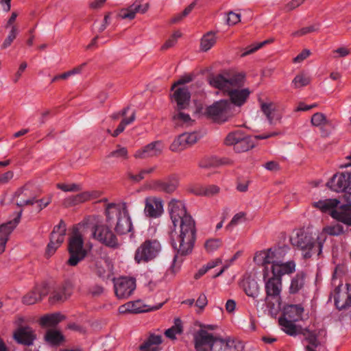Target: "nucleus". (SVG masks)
Listing matches in <instances>:
<instances>
[{"label":"nucleus","mask_w":351,"mask_h":351,"mask_svg":"<svg viewBox=\"0 0 351 351\" xmlns=\"http://www.w3.org/2000/svg\"><path fill=\"white\" fill-rule=\"evenodd\" d=\"M168 209L174 228L179 226L180 228L179 234L176 230L169 233L171 245L180 254L186 255L192 252L195 241V221L186 212L181 200L172 199L169 202Z\"/></svg>","instance_id":"1"},{"label":"nucleus","mask_w":351,"mask_h":351,"mask_svg":"<svg viewBox=\"0 0 351 351\" xmlns=\"http://www.w3.org/2000/svg\"><path fill=\"white\" fill-rule=\"evenodd\" d=\"M105 215L107 223L114 226L118 234H125L132 230L133 226L125 202L107 204Z\"/></svg>","instance_id":"2"},{"label":"nucleus","mask_w":351,"mask_h":351,"mask_svg":"<svg viewBox=\"0 0 351 351\" xmlns=\"http://www.w3.org/2000/svg\"><path fill=\"white\" fill-rule=\"evenodd\" d=\"M326 241V236L324 234L319 235L315 241L311 233L304 228L298 229L291 237V243L293 246L305 251L304 257L308 258L313 253L319 255L322 253L323 244Z\"/></svg>","instance_id":"3"},{"label":"nucleus","mask_w":351,"mask_h":351,"mask_svg":"<svg viewBox=\"0 0 351 351\" xmlns=\"http://www.w3.org/2000/svg\"><path fill=\"white\" fill-rule=\"evenodd\" d=\"M68 250L70 257L67 263L71 266L77 265L86 255V250L84 248L83 236L77 226H73L69 237Z\"/></svg>","instance_id":"4"},{"label":"nucleus","mask_w":351,"mask_h":351,"mask_svg":"<svg viewBox=\"0 0 351 351\" xmlns=\"http://www.w3.org/2000/svg\"><path fill=\"white\" fill-rule=\"evenodd\" d=\"M206 112L214 121L221 123L234 116L235 109L228 100L221 99L208 106Z\"/></svg>","instance_id":"5"},{"label":"nucleus","mask_w":351,"mask_h":351,"mask_svg":"<svg viewBox=\"0 0 351 351\" xmlns=\"http://www.w3.org/2000/svg\"><path fill=\"white\" fill-rule=\"evenodd\" d=\"M161 251V245L156 239H147L136 250L134 261L138 264L155 259Z\"/></svg>","instance_id":"6"},{"label":"nucleus","mask_w":351,"mask_h":351,"mask_svg":"<svg viewBox=\"0 0 351 351\" xmlns=\"http://www.w3.org/2000/svg\"><path fill=\"white\" fill-rule=\"evenodd\" d=\"M286 249L284 247H274L256 253L254 261L263 267V271L270 269L271 265L278 263L279 258H284Z\"/></svg>","instance_id":"7"},{"label":"nucleus","mask_w":351,"mask_h":351,"mask_svg":"<svg viewBox=\"0 0 351 351\" xmlns=\"http://www.w3.org/2000/svg\"><path fill=\"white\" fill-rule=\"evenodd\" d=\"M263 278L265 282V291L266 293L265 302L267 306H269L270 303L268 302L269 298L273 299H278L280 298L282 288V279L271 274L269 269H267L263 271Z\"/></svg>","instance_id":"8"},{"label":"nucleus","mask_w":351,"mask_h":351,"mask_svg":"<svg viewBox=\"0 0 351 351\" xmlns=\"http://www.w3.org/2000/svg\"><path fill=\"white\" fill-rule=\"evenodd\" d=\"M114 290L118 299H128L136 289V280L131 277H120L113 279Z\"/></svg>","instance_id":"9"},{"label":"nucleus","mask_w":351,"mask_h":351,"mask_svg":"<svg viewBox=\"0 0 351 351\" xmlns=\"http://www.w3.org/2000/svg\"><path fill=\"white\" fill-rule=\"evenodd\" d=\"M94 238L108 247L116 249L119 246L118 239L111 229L106 225H97L93 230Z\"/></svg>","instance_id":"10"},{"label":"nucleus","mask_w":351,"mask_h":351,"mask_svg":"<svg viewBox=\"0 0 351 351\" xmlns=\"http://www.w3.org/2000/svg\"><path fill=\"white\" fill-rule=\"evenodd\" d=\"M66 230V224L62 220L60 221L58 225L53 228L51 233L50 241L46 249V254L48 256H52L63 243L65 238Z\"/></svg>","instance_id":"11"},{"label":"nucleus","mask_w":351,"mask_h":351,"mask_svg":"<svg viewBox=\"0 0 351 351\" xmlns=\"http://www.w3.org/2000/svg\"><path fill=\"white\" fill-rule=\"evenodd\" d=\"M37 195L34 191L31 184H26L19 188L14 193V199L19 207L33 205L35 203Z\"/></svg>","instance_id":"12"},{"label":"nucleus","mask_w":351,"mask_h":351,"mask_svg":"<svg viewBox=\"0 0 351 351\" xmlns=\"http://www.w3.org/2000/svg\"><path fill=\"white\" fill-rule=\"evenodd\" d=\"M327 185L334 191L346 193L348 190H351V173L343 172L335 174Z\"/></svg>","instance_id":"13"},{"label":"nucleus","mask_w":351,"mask_h":351,"mask_svg":"<svg viewBox=\"0 0 351 351\" xmlns=\"http://www.w3.org/2000/svg\"><path fill=\"white\" fill-rule=\"evenodd\" d=\"M197 132L183 133L179 135L171 144L169 149L173 152H181L195 144L199 138Z\"/></svg>","instance_id":"14"},{"label":"nucleus","mask_w":351,"mask_h":351,"mask_svg":"<svg viewBox=\"0 0 351 351\" xmlns=\"http://www.w3.org/2000/svg\"><path fill=\"white\" fill-rule=\"evenodd\" d=\"M164 212L163 201L160 197L149 196L145 199V215L150 218L160 217Z\"/></svg>","instance_id":"15"},{"label":"nucleus","mask_w":351,"mask_h":351,"mask_svg":"<svg viewBox=\"0 0 351 351\" xmlns=\"http://www.w3.org/2000/svg\"><path fill=\"white\" fill-rule=\"evenodd\" d=\"M49 292V287L47 282L37 284L31 291L23 296V302L27 305L34 304L40 301Z\"/></svg>","instance_id":"16"},{"label":"nucleus","mask_w":351,"mask_h":351,"mask_svg":"<svg viewBox=\"0 0 351 351\" xmlns=\"http://www.w3.org/2000/svg\"><path fill=\"white\" fill-rule=\"evenodd\" d=\"M171 96V101L176 104L175 110H183L187 108L190 104L191 93L186 86L176 87Z\"/></svg>","instance_id":"17"},{"label":"nucleus","mask_w":351,"mask_h":351,"mask_svg":"<svg viewBox=\"0 0 351 351\" xmlns=\"http://www.w3.org/2000/svg\"><path fill=\"white\" fill-rule=\"evenodd\" d=\"M163 147V144L160 141H153L136 150L134 156L140 159L156 157L161 154Z\"/></svg>","instance_id":"18"},{"label":"nucleus","mask_w":351,"mask_h":351,"mask_svg":"<svg viewBox=\"0 0 351 351\" xmlns=\"http://www.w3.org/2000/svg\"><path fill=\"white\" fill-rule=\"evenodd\" d=\"M335 306L339 311L351 306V286L347 285V291H343L341 286L336 287L333 292Z\"/></svg>","instance_id":"19"},{"label":"nucleus","mask_w":351,"mask_h":351,"mask_svg":"<svg viewBox=\"0 0 351 351\" xmlns=\"http://www.w3.org/2000/svg\"><path fill=\"white\" fill-rule=\"evenodd\" d=\"M216 338L205 330H199L194 336L195 348L197 351H209Z\"/></svg>","instance_id":"20"},{"label":"nucleus","mask_w":351,"mask_h":351,"mask_svg":"<svg viewBox=\"0 0 351 351\" xmlns=\"http://www.w3.org/2000/svg\"><path fill=\"white\" fill-rule=\"evenodd\" d=\"M283 258H279L278 263L270 267V274L282 279L285 275H290L295 271V263L293 261H282Z\"/></svg>","instance_id":"21"},{"label":"nucleus","mask_w":351,"mask_h":351,"mask_svg":"<svg viewBox=\"0 0 351 351\" xmlns=\"http://www.w3.org/2000/svg\"><path fill=\"white\" fill-rule=\"evenodd\" d=\"M151 186L157 191L171 193L176 190L178 180L176 176H170L164 180H154L152 182Z\"/></svg>","instance_id":"22"},{"label":"nucleus","mask_w":351,"mask_h":351,"mask_svg":"<svg viewBox=\"0 0 351 351\" xmlns=\"http://www.w3.org/2000/svg\"><path fill=\"white\" fill-rule=\"evenodd\" d=\"M21 213L12 221L3 223L0 226V254L5 251V244L8 240L9 235L19 223Z\"/></svg>","instance_id":"23"},{"label":"nucleus","mask_w":351,"mask_h":351,"mask_svg":"<svg viewBox=\"0 0 351 351\" xmlns=\"http://www.w3.org/2000/svg\"><path fill=\"white\" fill-rule=\"evenodd\" d=\"M232 106H242L247 101L251 93L249 88H233L226 93Z\"/></svg>","instance_id":"24"},{"label":"nucleus","mask_w":351,"mask_h":351,"mask_svg":"<svg viewBox=\"0 0 351 351\" xmlns=\"http://www.w3.org/2000/svg\"><path fill=\"white\" fill-rule=\"evenodd\" d=\"M14 339L20 344L30 346L33 344L36 335L32 328L21 326L14 332Z\"/></svg>","instance_id":"25"},{"label":"nucleus","mask_w":351,"mask_h":351,"mask_svg":"<svg viewBox=\"0 0 351 351\" xmlns=\"http://www.w3.org/2000/svg\"><path fill=\"white\" fill-rule=\"evenodd\" d=\"M148 9V3L141 5L135 2L127 8L121 9L119 13V16L123 19L132 20L135 18L136 13L144 14Z\"/></svg>","instance_id":"26"},{"label":"nucleus","mask_w":351,"mask_h":351,"mask_svg":"<svg viewBox=\"0 0 351 351\" xmlns=\"http://www.w3.org/2000/svg\"><path fill=\"white\" fill-rule=\"evenodd\" d=\"M210 351H241L239 343L234 340L215 339L211 345Z\"/></svg>","instance_id":"27"},{"label":"nucleus","mask_w":351,"mask_h":351,"mask_svg":"<svg viewBox=\"0 0 351 351\" xmlns=\"http://www.w3.org/2000/svg\"><path fill=\"white\" fill-rule=\"evenodd\" d=\"M304 307L302 304H288L284 306L282 316L292 321L302 319Z\"/></svg>","instance_id":"28"},{"label":"nucleus","mask_w":351,"mask_h":351,"mask_svg":"<svg viewBox=\"0 0 351 351\" xmlns=\"http://www.w3.org/2000/svg\"><path fill=\"white\" fill-rule=\"evenodd\" d=\"M241 285L247 296L254 300L258 298L260 293V287L255 279L247 277L242 280Z\"/></svg>","instance_id":"29"},{"label":"nucleus","mask_w":351,"mask_h":351,"mask_svg":"<svg viewBox=\"0 0 351 351\" xmlns=\"http://www.w3.org/2000/svg\"><path fill=\"white\" fill-rule=\"evenodd\" d=\"M260 103L261 110L271 125L274 124L275 121H280L281 119V116L276 114L277 110V104L276 103L261 101H260Z\"/></svg>","instance_id":"30"},{"label":"nucleus","mask_w":351,"mask_h":351,"mask_svg":"<svg viewBox=\"0 0 351 351\" xmlns=\"http://www.w3.org/2000/svg\"><path fill=\"white\" fill-rule=\"evenodd\" d=\"M306 274L304 271L298 272L291 280L289 287L290 294H297L302 291L306 284Z\"/></svg>","instance_id":"31"},{"label":"nucleus","mask_w":351,"mask_h":351,"mask_svg":"<svg viewBox=\"0 0 351 351\" xmlns=\"http://www.w3.org/2000/svg\"><path fill=\"white\" fill-rule=\"evenodd\" d=\"M208 82L211 86L224 93H227L229 90L230 84H228L226 73L211 75L208 77Z\"/></svg>","instance_id":"32"},{"label":"nucleus","mask_w":351,"mask_h":351,"mask_svg":"<svg viewBox=\"0 0 351 351\" xmlns=\"http://www.w3.org/2000/svg\"><path fill=\"white\" fill-rule=\"evenodd\" d=\"M71 293V290L67 285H61L54 289L51 296L49 298V300L52 303L64 302L69 298Z\"/></svg>","instance_id":"33"},{"label":"nucleus","mask_w":351,"mask_h":351,"mask_svg":"<svg viewBox=\"0 0 351 351\" xmlns=\"http://www.w3.org/2000/svg\"><path fill=\"white\" fill-rule=\"evenodd\" d=\"M162 343L161 335L152 334L146 341L142 343L139 349L141 351H158V346Z\"/></svg>","instance_id":"34"},{"label":"nucleus","mask_w":351,"mask_h":351,"mask_svg":"<svg viewBox=\"0 0 351 351\" xmlns=\"http://www.w3.org/2000/svg\"><path fill=\"white\" fill-rule=\"evenodd\" d=\"M64 319L65 317L60 313L47 314L40 317L39 324L43 327L55 326Z\"/></svg>","instance_id":"35"},{"label":"nucleus","mask_w":351,"mask_h":351,"mask_svg":"<svg viewBox=\"0 0 351 351\" xmlns=\"http://www.w3.org/2000/svg\"><path fill=\"white\" fill-rule=\"evenodd\" d=\"M330 215L337 221L351 226V211H348V207H346V206H342V210H332Z\"/></svg>","instance_id":"36"},{"label":"nucleus","mask_w":351,"mask_h":351,"mask_svg":"<svg viewBox=\"0 0 351 351\" xmlns=\"http://www.w3.org/2000/svg\"><path fill=\"white\" fill-rule=\"evenodd\" d=\"M228 84H230L229 90L233 88H239L242 87L245 82V75L243 73H234L232 74L226 73Z\"/></svg>","instance_id":"37"},{"label":"nucleus","mask_w":351,"mask_h":351,"mask_svg":"<svg viewBox=\"0 0 351 351\" xmlns=\"http://www.w3.org/2000/svg\"><path fill=\"white\" fill-rule=\"evenodd\" d=\"M339 201L337 199H327L314 202L313 206L319 208L322 212L332 211L338 206Z\"/></svg>","instance_id":"38"},{"label":"nucleus","mask_w":351,"mask_h":351,"mask_svg":"<svg viewBox=\"0 0 351 351\" xmlns=\"http://www.w3.org/2000/svg\"><path fill=\"white\" fill-rule=\"evenodd\" d=\"M216 42V33L212 31L208 32L201 39L200 49L203 51H207L215 45Z\"/></svg>","instance_id":"39"},{"label":"nucleus","mask_w":351,"mask_h":351,"mask_svg":"<svg viewBox=\"0 0 351 351\" xmlns=\"http://www.w3.org/2000/svg\"><path fill=\"white\" fill-rule=\"evenodd\" d=\"M294 322H295L284 317H280L278 319V323L282 327V330L290 336H295L297 335V328Z\"/></svg>","instance_id":"40"},{"label":"nucleus","mask_w":351,"mask_h":351,"mask_svg":"<svg viewBox=\"0 0 351 351\" xmlns=\"http://www.w3.org/2000/svg\"><path fill=\"white\" fill-rule=\"evenodd\" d=\"M172 120L176 125H189L193 121L189 114L182 110H175L173 114Z\"/></svg>","instance_id":"41"},{"label":"nucleus","mask_w":351,"mask_h":351,"mask_svg":"<svg viewBox=\"0 0 351 351\" xmlns=\"http://www.w3.org/2000/svg\"><path fill=\"white\" fill-rule=\"evenodd\" d=\"M183 332L182 322L180 318H176L174 324L165 330V335L171 339H176L177 335H180Z\"/></svg>","instance_id":"42"},{"label":"nucleus","mask_w":351,"mask_h":351,"mask_svg":"<svg viewBox=\"0 0 351 351\" xmlns=\"http://www.w3.org/2000/svg\"><path fill=\"white\" fill-rule=\"evenodd\" d=\"M95 273L99 278L108 279L111 275L110 263L107 261L97 262L96 263Z\"/></svg>","instance_id":"43"},{"label":"nucleus","mask_w":351,"mask_h":351,"mask_svg":"<svg viewBox=\"0 0 351 351\" xmlns=\"http://www.w3.org/2000/svg\"><path fill=\"white\" fill-rule=\"evenodd\" d=\"M64 339L63 335L58 330H49L45 335V340L53 346L60 344Z\"/></svg>","instance_id":"44"},{"label":"nucleus","mask_w":351,"mask_h":351,"mask_svg":"<svg viewBox=\"0 0 351 351\" xmlns=\"http://www.w3.org/2000/svg\"><path fill=\"white\" fill-rule=\"evenodd\" d=\"M92 195L90 192L85 191L72 196L66 200L65 204L68 205H75L82 202H85L91 199Z\"/></svg>","instance_id":"45"},{"label":"nucleus","mask_w":351,"mask_h":351,"mask_svg":"<svg viewBox=\"0 0 351 351\" xmlns=\"http://www.w3.org/2000/svg\"><path fill=\"white\" fill-rule=\"evenodd\" d=\"M254 147V143L250 138L243 134V138L237 142L234 149L236 152H245Z\"/></svg>","instance_id":"46"},{"label":"nucleus","mask_w":351,"mask_h":351,"mask_svg":"<svg viewBox=\"0 0 351 351\" xmlns=\"http://www.w3.org/2000/svg\"><path fill=\"white\" fill-rule=\"evenodd\" d=\"M219 191L220 188L218 186L212 184L199 187L197 189L196 194L199 195L211 197L219 193Z\"/></svg>","instance_id":"47"},{"label":"nucleus","mask_w":351,"mask_h":351,"mask_svg":"<svg viewBox=\"0 0 351 351\" xmlns=\"http://www.w3.org/2000/svg\"><path fill=\"white\" fill-rule=\"evenodd\" d=\"M244 133L241 130H237L230 132L224 140V143L226 145H233L234 147L237 145V142L243 138Z\"/></svg>","instance_id":"48"},{"label":"nucleus","mask_w":351,"mask_h":351,"mask_svg":"<svg viewBox=\"0 0 351 351\" xmlns=\"http://www.w3.org/2000/svg\"><path fill=\"white\" fill-rule=\"evenodd\" d=\"M221 264L220 258H216L214 261L208 262L206 265L201 267L197 273L194 275V278L197 280L204 276L208 270L215 267L216 266Z\"/></svg>","instance_id":"49"},{"label":"nucleus","mask_w":351,"mask_h":351,"mask_svg":"<svg viewBox=\"0 0 351 351\" xmlns=\"http://www.w3.org/2000/svg\"><path fill=\"white\" fill-rule=\"evenodd\" d=\"M107 158H116L119 159L125 160L128 158V152L126 147H121V145H117V149L114 151L110 152Z\"/></svg>","instance_id":"50"},{"label":"nucleus","mask_w":351,"mask_h":351,"mask_svg":"<svg viewBox=\"0 0 351 351\" xmlns=\"http://www.w3.org/2000/svg\"><path fill=\"white\" fill-rule=\"evenodd\" d=\"M143 311L140 308L136 307V304L134 302H129L119 307V312L121 314L138 313Z\"/></svg>","instance_id":"51"},{"label":"nucleus","mask_w":351,"mask_h":351,"mask_svg":"<svg viewBox=\"0 0 351 351\" xmlns=\"http://www.w3.org/2000/svg\"><path fill=\"white\" fill-rule=\"evenodd\" d=\"M324 232L329 235L338 236L344 232V228L342 225L336 223L325 227Z\"/></svg>","instance_id":"52"},{"label":"nucleus","mask_w":351,"mask_h":351,"mask_svg":"<svg viewBox=\"0 0 351 351\" xmlns=\"http://www.w3.org/2000/svg\"><path fill=\"white\" fill-rule=\"evenodd\" d=\"M309 83L310 78L303 73L297 75L292 81V84L295 88L305 86Z\"/></svg>","instance_id":"53"},{"label":"nucleus","mask_w":351,"mask_h":351,"mask_svg":"<svg viewBox=\"0 0 351 351\" xmlns=\"http://www.w3.org/2000/svg\"><path fill=\"white\" fill-rule=\"evenodd\" d=\"M18 32L19 31L16 25L12 26L9 34L8 35L7 38L4 40L1 45V48L4 49L10 47L12 42L14 41V40L16 38Z\"/></svg>","instance_id":"54"},{"label":"nucleus","mask_w":351,"mask_h":351,"mask_svg":"<svg viewBox=\"0 0 351 351\" xmlns=\"http://www.w3.org/2000/svg\"><path fill=\"white\" fill-rule=\"evenodd\" d=\"M311 121L312 125L316 127L324 126L328 123L326 116L321 112L315 113L312 116Z\"/></svg>","instance_id":"55"},{"label":"nucleus","mask_w":351,"mask_h":351,"mask_svg":"<svg viewBox=\"0 0 351 351\" xmlns=\"http://www.w3.org/2000/svg\"><path fill=\"white\" fill-rule=\"evenodd\" d=\"M246 213L239 212L234 215L230 223L227 225L226 229L230 230L233 227L245 221Z\"/></svg>","instance_id":"56"},{"label":"nucleus","mask_w":351,"mask_h":351,"mask_svg":"<svg viewBox=\"0 0 351 351\" xmlns=\"http://www.w3.org/2000/svg\"><path fill=\"white\" fill-rule=\"evenodd\" d=\"M56 187L64 192H77L82 189L81 185L77 184L58 183Z\"/></svg>","instance_id":"57"},{"label":"nucleus","mask_w":351,"mask_h":351,"mask_svg":"<svg viewBox=\"0 0 351 351\" xmlns=\"http://www.w3.org/2000/svg\"><path fill=\"white\" fill-rule=\"evenodd\" d=\"M221 245V241L219 239H211L205 243V248L207 252H212L218 249Z\"/></svg>","instance_id":"58"},{"label":"nucleus","mask_w":351,"mask_h":351,"mask_svg":"<svg viewBox=\"0 0 351 351\" xmlns=\"http://www.w3.org/2000/svg\"><path fill=\"white\" fill-rule=\"evenodd\" d=\"M268 40H265L262 43L253 44L252 45H250L247 47L245 49L243 53L241 54V57H245L246 56H248L251 53H253L254 52L256 51L258 49L261 48L266 43H268Z\"/></svg>","instance_id":"59"},{"label":"nucleus","mask_w":351,"mask_h":351,"mask_svg":"<svg viewBox=\"0 0 351 351\" xmlns=\"http://www.w3.org/2000/svg\"><path fill=\"white\" fill-rule=\"evenodd\" d=\"M104 292V287L99 285L94 284L90 285L87 289V294L93 297L100 295Z\"/></svg>","instance_id":"60"},{"label":"nucleus","mask_w":351,"mask_h":351,"mask_svg":"<svg viewBox=\"0 0 351 351\" xmlns=\"http://www.w3.org/2000/svg\"><path fill=\"white\" fill-rule=\"evenodd\" d=\"M306 0H291L285 5L283 10L286 12H291L301 5Z\"/></svg>","instance_id":"61"},{"label":"nucleus","mask_w":351,"mask_h":351,"mask_svg":"<svg viewBox=\"0 0 351 351\" xmlns=\"http://www.w3.org/2000/svg\"><path fill=\"white\" fill-rule=\"evenodd\" d=\"M306 339L313 347H317L319 345L317 335L314 331L306 330Z\"/></svg>","instance_id":"62"},{"label":"nucleus","mask_w":351,"mask_h":351,"mask_svg":"<svg viewBox=\"0 0 351 351\" xmlns=\"http://www.w3.org/2000/svg\"><path fill=\"white\" fill-rule=\"evenodd\" d=\"M241 21V15L232 11L229 12L227 17V23L229 25H234Z\"/></svg>","instance_id":"63"},{"label":"nucleus","mask_w":351,"mask_h":351,"mask_svg":"<svg viewBox=\"0 0 351 351\" xmlns=\"http://www.w3.org/2000/svg\"><path fill=\"white\" fill-rule=\"evenodd\" d=\"M315 30H316V29H315V26H313V25H311L309 27H302V29H300L298 31L293 32L292 36L294 37H299V36H304L306 34L315 32Z\"/></svg>","instance_id":"64"}]
</instances>
